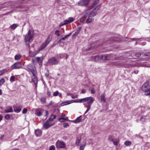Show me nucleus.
<instances>
[{"instance_id":"1","label":"nucleus","mask_w":150,"mask_h":150,"mask_svg":"<svg viewBox=\"0 0 150 150\" xmlns=\"http://www.w3.org/2000/svg\"><path fill=\"white\" fill-rule=\"evenodd\" d=\"M99 0H95L92 5L89 7L86 11V13H89L90 16H95L98 13L97 11L99 9L100 6L97 5Z\"/></svg>"},{"instance_id":"24","label":"nucleus","mask_w":150,"mask_h":150,"mask_svg":"<svg viewBox=\"0 0 150 150\" xmlns=\"http://www.w3.org/2000/svg\"><path fill=\"white\" fill-rule=\"evenodd\" d=\"M56 116L53 114H52L51 115L50 117L49 118L48 120L49 121L52 122L54 119L56 118Z\"/></svg>"},{"instance_id":"48","label":"nucleus","mask_w":150,"mask_h":150,"mask_svg":"<svg viewBox=\"0 0 150 150\" xmlns=\"http://www.w3.org/2000/svg\"><path fill=\"white\" fill-rule=\"evenodd\" d=\"M28 111V110L26 108H24L23 111V114L26 113Z\"/></svg>"},{"instance_id":"2","label":"nucleus","mask_w":150,"mask_h":150,"mask_svg":"<svg viewBox=\"0 0 150 150\" xmlns=\"http://www.w3.org/2000/svg\"><path fill=\"white\" fill-rule=\"evenodd\" d=\"M26 70L31 75L33 82L35 84H36L37 82L36 76L37 73L35 66L32 64H29L27 66Z\"/></svg>"},{"instance_id":"5","label":"nucleus","mask_w":150,"mask_h":150,"mask_svg":"<svg viewBox=\"0 0 150 150\" xmlns=\"http://www.w3.org/2000/svg\"><path fill=\"white\" fill-rule=\"evenodd\" d=\"M85 15L84 16V17L82 18L83 19V21H84L85 20V18L87 17V16H88V17L86 21V23H91L94 20V19L91 18V17H93L90 15L89 13H86V11L85 12Z\"/></svg>"},{"instance_id":"47","label":"nucleus","mask_w":150,"mask_h":150,"mask_svg":"<svg viewBox=\"0 0 150 150\" xmlns=\"http://www.w3.org/2000/svg\"><path fill=\"white\" fill-rule=\"evenodd\" d=\"M5 118L7 120H8L10 118V115L9 114H6V115Z\"/></svg>"},{"instance_id":"15","label":"nucleus","mask_w":150,"mask_h":150,"mask_svg":"<svg viewBox=\"0 0 150 150\" xmlns=\"http://www.w3.org/2000/svg\"><path fill=\"white\" fill-rule=\"evenodd\" d=\"M100 55H96L92 57V60L94 62H99L101 60Z\"/></svg>"},{"instance_id":"38","label":"nucleus","mask_w":150,"mask_h":150,"mask_svg":"<svg viewBox=\"0 0 150 150\" xmlns=\"http://www.w3.org/2000/svg\"><path fill=\"white\" fill-rule=\"evenodd\" d=\"M81 27H79L78 28V29L76 30V34H78L79 33V32L81 29Z\"/></svg>"},{"instance_id":"26","label":"nucleus","mask_w":150,"mask_h":150,"mask_svg":"<svg viewBox=\"0 0 150 150\" xmlns=\"http://www.w3.org/2000/svg\"><path fill=\"white\" fill-rule=\"evenodd\" d=\"M81 119H82L81 116H80L79 117H78L76 119V123H79V122H80Z\"/></svg>"},{"instance_id":"14","label":"nucleus","mask_w":150,"mask_h":150,"mask_svg":"<svg viewBox=\"0 0 150 150\" xmlns=\"http://www.w3.org/2000/svg\"><path fill=\"white\" fill-rule=\"evenodd\" d=\"M101 60L102 59L103 61L106 60H109L111 59L109 55H100Z\"/></svg>"},{"instance_id":"7","label":"nucleus","mask_w":150,"mask_h":150,"mask_svg":"<svg viewBox=\"0 0 150 150\" xmlns=\"http://www.w3.org/2000/svg\"><path fill=\"white\" fill-rule=\"evenodd\" d=\"M55 145L57 149H62L65 147V144L63 141L58 140L56 142Z\"/></svg>"},{"instance_id":"6","label":"nucleus","mask_w":150,"mask_h":150,"mask_svg":"<svg viewBox=\"0 0 150 150\" xmlns=\"http://www.w3.org/2000/svg\"><path fill=\"white\" fill-rule=\"evenodd\" d=\"M52 37L51 36H49L48 38L41 46L40 48V50H42L45 48L51 41L52 40Z\"/></svg>"},{"instance_id":"22","label":"nucleus","mask_w":150,"mask_h":150,"mask_svg":"<svg viewBox=\"0 0 150 150\" xmlns=\"http://www.w3.org/2000/svg\"><path fill=\"white\" fill-rule=\"evenodd\" d=\"M5 111L6 113H8L12 112L13 111V108L12 107H10L6 109Z\"/></svg>"},{"instance_id":"61","label":"nucleus","mask_w":150,"mask_h":150,"mask_svg":"<svg viewBox=\"0 0 150 150\" xmlns=\"http://www.w3.org/2000/svg\"><path fill=\"white\" fill-rule=\"evenodd\" d=\"M2 94V91L1 89H0V95H1Z\"/></svg>"},{"instance_id":"51","label":"nucleus","mask_w":150,"mask_h":150,"mask_svg":"<svg viewBox=\"0 0 150 150\" xmlns=\"http://www.w3.org/2000/svg\"><path fill=\"white\" fill-rule=\"evenodd\" d=\"M66 25L64 21L63 22H62L59 25V27H60L61 26L64 25Z\"/></svg>"},{"instance_id":"45","label":"nucleus","mask_w":150,"mask_h":150,"mask_svg":"<svg viewBox=\"0 0 150 150\" xmlns=\"http://www.w3.org/2000/svg\"><path fill=\"white\" fill-rule=\"evenodd\" d=\"M59 120L61 122H63L65 121V120H64V118L62 117L60 118L59 119Z\"/></svg>"},{"instance_id":"64","label":"nucleus","mask_w":150,"mask_h":150,"mask_svg":"<svg viewBox=\"0 0 150 150\" xmlns=\"http://www.w3.org/2000/svg\"><path fill=\"white\" fill-rule=\"evenodd\" d=\"M13 150H18L17 149H13Z\"/></svg>"},{"instance_id":"39","label":"nucleus","mask_w":150,"mask_h":150,"mask_svg":"<svg viewBox=\"0 0 150 150\" xmlns=\"http://www.w3.org/2000/svg\"><path fill=\"white\" fill-rule=\"evenodd\" d=\"M55 34L58 36H60V34L59 33V31L58 30H56L55 31Z\"/></svg>"},{"instance_id":"20","label":"nucleus","mask_w":150,"mask_h":150,"mask_svg":"<svg viewBox=\"0 0 150 150\" xmlns=\"http://www.w3.org/2000/svg\"><path fill=\"white\" fill-rule=\"evenodd\" d=\"M35 134L36 136L39 137L41 135L42 132L39 129L36 130H35Z\"/></svg>"},{"instance_id":"55","label":"nucleus","mask_w":150,"mask_h":150,"mask_svg":"<svg viewBox=\"0 0 150 150\" xmlns=\"http://www.w3.org/2000/svg\"><path fill=\"white\" fill-rule=\"evenodd\" d=\"M91 93H92V94H94L95 93V92L94 90L93 89H92L91 90Z\"/></svg>"},{"instance_id":"3","label":"nucleus","mask_w":150,"mask_h":150,"mask_svg":"<svg viewBox=\"0 0 150 150\" xmlns=\"http://www.w3.org/2000/svg\"><path fill=\"white\" fill-rule=\"evenodd\" d=\"M35 34L33 30H29L28 33L25 35V40L26 45L28 47H30V44L33 40Z\"/></svg>"},{"instance_id":"43","label":"nucleus","mask_w":150,"mask_h":150,"mask_svg":"<svg viewBox=\"0 0 150 150\" xmlns=\"http://www.w3.org/2000/svg\"><path fill=\"white\" fill-rule=\"evenodd\" d=\"M68 19L70 23L73 21L74 20L73 18L72 17H69L68 18Z\"/></svg>"},{"instance_id":"58","label":"nucleus","mask_w":150,"mask_h":150,"mask_svg":"<svg viewBox=\"0 0 150 150\" xmlns=\"http://www.w3.org/2000/svg\"><path fill=\"white\" fill-rule=\"evenodd\" d=\"M89 49H86V51H88L91 48V45H90L89 46Z\"/></svg>"},{"instance_id":"16","label":"nucleus","mask_w":150,"mask_h":150,"mask_svg":"<svg viewBox=\"0 0 150 150\" xmlns=\"http://www.w3.org/2000/svg\"><path fill=\"white\" fill-rule=\"evenodd\" d=\"M21 106L15 105L13 106L14 111L16 113L20 112L21 110Z\"/></svg>"},{"instance_id":"13","label":"nucleus","mask_w":150,"mask_h":150,"mask_svg":"<svg viewBox=\"0 0 150 150\" xmlns=\"http://www.w3.org/2000/svg\"><path fill=\"white\" fill-rule=\"evenodd\" d=\"M43 59V58L42 57H37L35 59H33V61L34 63H35V62L37 61L40 64L41 63Z\"/></svg>"},{"instance_id":"28","label":"nucleus","mask_w":150,"mask_h":150,"mask_svg":"<svg viewBox=\"0 0 150 150\" xmlns=\"http://www.w3.org/2000/svg\"><path fill=\"white\" fill-rule=\"evenodd\" d=\"M146 120V116H144L141 117L140 120L142 122H145Z\"/></svg>"},{"instance_id":"10","label":"nucleus","mask_w":150,"mask_h":150,"mask_svg":"<svg viewBox=\"0 0 150 150\" xmlns=\"http://www.w3.org/2000/svg\"><path fill=\"white\" fill-rule=\"evenodd\" d=\"M90 2V0H81L78 3V5L79 6H87Z\"/></svg>"},{"instance_id":"62","label":"nucleus","mask_w":150,"mask_h":150,"mask_svg":"<svg viewBox=\"0 0 150 150\" xmlns=\"http://www.w3.org/2000/svg\"><path fill=\"white\" fill-rule=\"evenodd\" d=\"M74 35H75V33H74L72 35V37L73 38Z\"/></svg>"},{"instance_id":"21","label":"nucleus","mask_w":150,"mask_h":150,"mask_svg":"<svg viewBox=\"0 0 150 150\" xmlns=\"http://www.w3.org/2000/svg\"><path fill=\"white\" fill-rule=\"evenodd\" d=\"M101 101L103 103H105L106 102V100L105 98V94L104 93L101 94L100 96Z\"/></svg>"},{"instance_id":"56","label":"nucleus","mask_w":150,"mask_h":150,"mask_svg":"<svg viewBox=\"0 0 150 150\" xmlns=\"http://www.w3.org/2000/svg\"><path fill=\"white\" fill-rule=\"evenodd\" d=\"M138 70H135L134 71V73L135 74H137L138 73Z\"/></svg>"},{"instance_id":"9","label":"nucleus","mask_w":150,"mask_h":150,"mask_svg":"<svg viewBox=\"0 0 150 150\" xmlns=\"http://www.w3.org/2000/svg\"><path fill=\"white\" fill-rule=\"evenodd\" d=\"M22 65L21 62H16L14 63L11 66L12 69H19L22 67Z\"/></svg>"},{"instance_id":"34","label":"nucleus","mask_w":150,"mask_h":150,"mask_svg":"<svg viewBox=\"0 0 150 150\" xmlns=\"http://www.w3.org/2000/svg\"><path fill=\"white\" fill-rule=\"evenodd\" d=\"M5 80L4 78H2L0 80V86L2 85L5 82Z\"/></svg>"},{"instance_id":"60","label":"nucleus","mask_w":150,"mask_h":150,"mask_svg":"<svg viewBox=\"0 0 150 150\" xmlns=\"http://www.w3.org/2000/svg\"><path fill=\"white\" fill-rule=\"evenodd\" d=\"M2 117L1 115H0V121H1V120H2Z\"/></svg>"},{"instance_id":"40","label":"nucleus","mask_w":150,"mask_h":150,"mask_svg":"<svg viewBox=\"0 0 150 150\" xmlns=\"http://www.w3.org/2000/svg\"><path fill=\"white\" fill-rule=\"evenodd\" d=\"M6 71L7 70L6 69H3L0 71V73H1V74H3L6 72Z\"/></svg>"},{"instance_id":"12","label":"nucleus","mask_w":150,"mask_h":150,"mask_svg":"<svg viewBox=\"0 0 150 150\" xmlns=\"http://www.w3.org/2000/svg\"><path fill=\"white\" fill-rule=\"evenodd\" d=\"M49 62L52 65L56 64H58V61L54 57H53L49 60Z\"/></svg>"},{"instance_id":"57","label":"nucleus","mask_w":150,"mask_h":150,"mask_svg":"<svg viewBox=\"0 0 150 150\" xmlns=\"http://www.w3.org/2000/svg\"><path fill=\"white\" fill-rule=\"evenodd\" d=\"M45 113H46L45 116H47L49 114V112L47 111H46L45 112Z\"/></svg>"},{"instance_id":"8","label":"nucleus","mask_w":150,"mask_h":150,"mask_svg":"<svg viewBox=\"0 0 150 150\" xmlns=\"http://www.w3.org/2000/svg\"><path fill=\"white\" fill-rule=\"evenodd\" d=\"M83 103L86 102L88 105H91L93 102L94 99L91 97L83 98Z\"/></svg>"},{"instance_id":"30","label":"nucleus","mask_w":150,"mask_h":150,"mask_svg":"<svg viewBox=\"0 0 150 150\" xmlns=\"http://www.w3.org/2000/svg\"><path fill=\"white\" fill-rule=\"evenodd\" d=\"M132 142L130 141H126L125 142V144L126 146H128L131 144Z\"/></svg>"},{"instance_id":"46","label":"nucleus","mask_w":150,"mask_h":150,"mask_svg":"<svg viewBox=\"0 0 150 150\" xmlns=\"http://www.w3.org/2000/svg\"><path fill=\"white\" fill-rule=\"evenodd\" d=\"M62 117L63 118H64L65 121H67L68 120V117L66 116H65V115H62Z\"/></svg>"},{"instance_id":"42","label":"nucleus","mask_w":150,"mask_h":150,"mask_svg":"<svg viewBox=\"0 0 150 150\" xmlns=\"http://www.w3.org/2000/svg\"><path fill=\"white\" fill-rule=\"evenodd\" d=\"M58 94H59V92L58 91H57L53 93V95L54 96H57Z\"/></svg>"},{"instance_id":"4","label":"nucleus","mask_w":150,"mask_h":150,"mask_svg":"<svg viewBox=\"0 0 150 150\" xmlns=\"http://www.w3.org/2000/svg\"><path fill=\"white\" fill-rule=\"evenodd\" d=\"M148 81L145 83L142 86V89L146 96L150 95V86Z\"/></svg>"},{"instance_id":"32","label":"nucleus","mask_w":150,"mask_h":150,"mask_svg":"<svg viewBox=\"0 0 150 150\" xmlns=\"http://www.w3.org/2000/svg\"><path fill=\"white\" fill-rule=\"evenodd\" d=\"M35 114L38 116H40L42 115V113L40 111H37L36 112Z\"/></svg>"},{"instance_id":"25","label":"nucleus","mask_w":150,"mask_h":150,"mask_svg":"<svg viewBox=\"0 0 150 150\" xmlns=\"http://www.w3.org/2000/svg\"><path fill=\"white\" fill-rule=\"evenodd\" d=\"M18 26V25L16 24H13L10 27V28L13 29L14 30Z\"/></svg>"},{"instance_id":"31","label":"nucleus","mask_w":150,"mask_h":150,"mask_svg":"<svg viewBox=\"0 0 150 150\" xmlns=\"http://www.w3.org/2000/svg\"><path fill=\"white\" fill-rule=\"evenodd\" d=\"M83 98L81 99H77L76 100V103H83Z\"/></svg>"},{"instance_id":"52","label":"nucleus","mask_w":150,"mask_h":150,"mask_svg":"<svg viewBox=\"0 0 150 150\" xmlns=\"http://www.w3.org/2000/svg\"><path fill=\"white\" fill-rule=\"evenodd\" d=\"M47 94L49 96H50L51 95V92L48 90H47Z\"/></svg>"},{"instance_id":"36","label":"nucleus","mask_w":150,"mask_h":150,"mask_svg":"<svg viewBox=\"0 0 150 150\" xmlns=\"http://www.w3.org/2000/svg\"><path fill=\"white\" fill-rule=\"evenodd\" d=\"M113 142L114 144L116 146V145H118V144L119 143V141L118 140H117L115 141H113Z\"/></svg>"},{"instance_id":"50","label":"nucleus","mask_w":150,"mask_h":150,"mask_svg":"<svg viewBox=\"0 0 150 150\" xmlns=\"http://www.w3.org/2000/svg\"><path fill=\"white\" fill-rule=\"evenodd\" d=\"M63 126L64 127H67V126H68L69 125V124L68 123H64L63 124Z\"/></svg>"},{"instance_id":"53","label":"nucleus","mask_w":150,"mask_h":150,"mask_svg":"<svg viewBox=\"0 0 150 150\" xmlns=\"http://www.w3.org/2000/svg\"><path fill=\"white\" fill-rule=\"evenodd\" d=\"M86 90L85 89H83L81 91V93H86Z\"/></svg>"},{"instance_id":"63","label":"nucleus","mask_w":150,"mask_h":150,"mask_svg":"<svg viewBox=\"0 0 150 150\" xmlns=\"http://www.w3.org/2000/svg\"><path fill=\"white\" fill-rule=\"evenodd\" d=\"M52 104V102H51L49 104V105H51V104Z\"/></svg>"},{"instance_id":"54","label":"nucleus","mask_w":150,"mask_h":150,"mask_svg":"<svg viewBox=\"0 0 150 150\" xmlns=\"http://www.w3.org/2000/svg\"><path fill=\"white\" fill-rule=\"evenodd\" d=\"M136 56L137 57H139L140 56V55H141V54H140V53H137V54H136Z\"/></svg>"},{"instance_id":"41","label":"nucleus","mask_w":150,"mask_h":150,"mask_svg":"<svg viewBox=\"0 0 150 150\" xmlns=\"http://www.w3.org/2000/svg\"><path fill=\"white\" fill-rule=\"evenodd\" d=\"M55 150V147L54 146L52 145L51 146L49 150Z\"/></svg>"},{"instance_id":"37","label":"nucleus","mask_w":150,"mask_h":150,"mask_svg":"<svg viewBox=\"0 0 150 150\" xmlns=\"http://www.w3.org/2000/svg\"><path fill=\"white\" fill-rule=\"evenodd\" d=\"M15 79V77L14 76H12L10 79V81L11 82H13L14 81Z\"/></svg>"},{"instance_id":"19","label":"nucleus","mask_w":150,"mask_h":150,"mask_svg":"<svg viewBox=\"0 0 150 150\" xmlns=\"http://www.w3.org/2000/svg\"><path fill=\"white\" fill-rule=\"evenodd\" d=\"M71 33H70L69 34L66 35L65 37H63L60 39L59 40V41L58 43L60 42L62 40H66V39H67V38H68L70 35H71Z\"/></svg>"},{"instance_id":"18","label":"nucleus","mask_w":150,"mask_h":150,"mask_svg":"<svg viewBox=\"0 0 150 150\" xmlns=\"http://www.w3.org/2000/svg\"><path fill=\"white\" fill-rule=\"evenodd\" d=\"M75 102V101L74 100H71L66 101L62 103L61 104V105L62 106H64L70 104L71 103L74 102Z\"/></svg>"},{"instance_id":"33","label":"nucleus","mask_w":150,"mask_h":150,"mask_svg":"<svg viewBox=\"0 0 150 150\" xmlns=\"http://www.w3.org/2000/svg\"><path fill=\"white\" fill-rule=\"evenodd\" d=\"M91 105H88L87 106V109L85 112V114H86L90 110Z\"/></svg>"},{"instance_id":"11","label":"nucleus","mask_w":150,"mask_h":150,"mask_svg":"<svg viewBox=\"0 0 150 150\" xmlns=\"http://www.w3.org/2000/svg\"><path fill=\"white\" fill-rule=\"evenodd\" d=\"M54 123L49 120H48L44 124L43 127L45 129H47L51 126L53 125Z\"/></svg>"},{"instance_id":"44","label":"nucleus","mask_w":150,"mask_h":150,"mask_svg":"<svg viewBox=\"0 0 150 150\" xmlns=\"http://www.w3.org/2000/svg\"><path fill=\"white\" fill-rule=\"evenodd\" d=\"M108 140L110 141H113L114 140L113 139L112 137L111 136H110L108 138Z\"/></svg>"},{"instance_id":"35","label":"nucleus","mask_w":150,"mask_h":150,"mask_svg":"<svg viewBox=\"0 0 150 150\" xmlns=\"http://www.w3.org/2000/svg\"><path fill=\"white\" fill-rule=\"evenodd\" d=\"M40 100L42 103H46V99L45 98H42Z\"/></svg>"},{"instance_id":"27","label":"nucleus","mask_w":150,"mask_h":150,"mask_svg":"<svg viewBox=\"0 0 150 150\" xmlns=\"http://www.w3.org/2000/svg\"><path fill=\"white\" fill-rule=\"evenodd\" d=\"M29 56L30 57H34L35 55L36 54L34 52H32L31 51H29Z\"/></svg>"},{"instance_id":"49","label":"nucleus","mask_w":150,"mask_h":150,"mask_svg":"<svg viewBox=\"0 0 150 150\" xmlns=\"http://www.w3.org/2000/svg\"><path fill=\"white\" fill-rule=\"evenodd\" d=\"M64 22L65 24H68V23H70V22L69 21L68 19L65 20L64 21Z\"/></svg>"},{"instance_id":"23","label":"nucleus","mask_w":150,"mask_h":150,"mask_svg":"<svg viewBox=\"0 0 150 150\" xmlns=\"http://www.w3.org/2000/svg\"><path fill=\"white\" fill-rule=\"evenodd\" d=\"M22 56L20 54H16L14 57L15 59L16 60H18L21 59Z\"/></svg>"},{"instance_id":"29","label":"nucleus","mask_w":150,"mask_h":150,"mask_svg":"<svg viewBox=\"0 0 150 150\" xmlns=\"http://www.w3.org/2000/svg\"><path fill=\"white\" fill-rule=\"evenodd\" d=\"M81 138H78L76 142V144L77 146H79V143L81 142Z\"/></svg>"},{"instance_id":"59","label":"nucleus","mask_w":150,"mask_h":150,"mask_svg":"<svg viewBox=\"0 0 150 150\" xmlns=\"http://www.w3.org/2000/svg\"><path fill=\"white\" fill-rule=\"evenodd\" d=\"M58 96H59V97H61L62 96V94L60 93H59V94H58Z\"/></svg>"},{"instance_id":"17","label":"nucleus","mask_w":150,"mask_h":150,"mask_svg":"<svg viewBox=\"0 0 150 150\" xmlns=\"http://www.w3.org/2000/svg\"><path fill=\"white\" fill-rule=\"evenodd\" d=\"M86 144V141H84L81 143L80 147L79 150H84Z\"/></svg>"}]
</instances>
